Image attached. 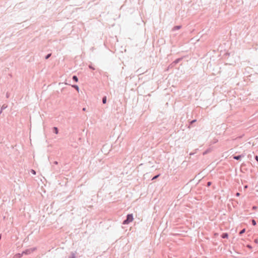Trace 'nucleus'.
<instances>
[{
    "mask_svg": "<svg viewBox=\"0 0 258 258\" xmlns=\"http://www.w3.org/2000/svg\"><path fill=\"white\" fill-rule=\"evenodd\" d=\"M133 219H134L133 215L132 214H127V216H126V219H125L123 221L122 223H123V224H127L129 223H130L132 221H133Z\"/></svg>",
    "mask_w": 258,
    "mask_h": 258,
    "instance_id": "nucleus-1",
    "label": "nucleus"
},
{
    "mask_svg": "<svg viewBox=\"0 0 258 258\" xmlns=\"http://www.w3.org/2000/svg\"><path fill=\"white\" fill-rule=\"evenodd\" d=\"M35 249V248L27 249L23 251V252L22 253H23V254H29L31 252H32Z\"/></svg>",
    "mask_w": 258,
    "mask_h": 258,
    "instance_id": "nucleus-2",
    "label": "nucleus"
},
{
    "mask_svg": "<svg viewBox=\"0 0 258 258\" xmlns=\"http://www.w3.org/2000/svg\"><path fill=\"white\" fill-rule=\"evenodd\" d=\"M77 252L76 251H72L70 253V255L69 256V258H76Z\"/></svg>",
    "mask_w": 258,
    "mask_h": 258,
    "instance_id": "nucleus-3",
    "label": "nucleus"
},
{
    "mask_svg": "<svg viewBox=\"0 0 258 258\" xmlns=\"http://www.w3.org/2000/svg\"><path fill=\"white\" fill-rule=\"evenodd\" d=\"M244 156L243 155H239L237 156H233V159H235L236 160H239L242 157H243Z\"/></svg>",
    "mask_w": 258,
    "mask_h": 258,
    "instance_id": "nucleus-4",
    "label": "nucleus"
},
{
    "mask_svg": "<svg viewBox=\"0 0 258 258\" xmlns=\"http://www.w3.org/2000/svg\"><path fill=\"white\" fill-rule=\"evenodd\" d=\"M221 237L222 238H228V234L227 233H223L221 235Z\"/></svg>",
    "mask_w": 258,
    "mask_h": 258,
    "instance_id": "nucleus-5",
    "label": "nucleus"
},
{
    "mask_svg": "<svg viewBox=\"0 0 258 258\" xmlns=\"http://www.w3.org/2000/svg\"><path fill=\"white\" fill-rule=\"evenodd\" d=\"M181 28V25L175 26H174V27L172 28V30H173V31H175V30H179V29H180Z\"/></svg>",
    "mask_w": 258,
    "mask_h": 258,
    "instance_id": "nucleus-6",
    "label": "nucleus"
},
{
    "mask_svg": "<svg viewBox=\"0 0 258 258\" xmlns=\"http://www.w3.org/2000/svg\"><path fill=\"white\" fill-rule=\"evenodd\" d=\"M182 58H178L176 59H175L173 62V63H174V64H176L177 63H178L180 60H182Z\"/></svg>",
    "mask_w": 258,
    "mask_h": 258,
    "instance_id": "nucleus-7",
    "label": "nucleus"
},
{
    "mask_svg": "<svg viewBox=\"0 0 258 258\" xmlns=\"http://www.w3.org/2000/svg\"><path fill=\"white\" fill-rule=\"evenodd\" d=\"M54 133L57 134L58 133V129L57 127H53L52 128Z\"/></svg>",
    "mask_w": 258,
    "mask_h": 258,
    "instance_id": "nucleus-8",
    "label": "nucleus"
},
{
    "mask_svg": "<svg viewBox=\"0 0 258 258\" xmlns=\"http://www.w3.org/2000/svg\"><path fill=\"white\" fill-rule=\"evenodd\" d=\"M72 79L75 82H77L78 81V78L77 76H73L72 77Z\"/></svg>",
    "mask_w": 258,
    "mask_h": 258,
    "instance_id": "nucleus-9",
    "label": "nucleus"
},
{
    "mask_svg": "<svg viewBox=\"0 0 258 258\" xmlns=\"http://www.w3.org/2000/svg\"><path fill=\"white\" fill-rule=\"evenodd\" d=\"M22 255H23V253H17L15 255V258H21Z\"/></svg>",
    "mask_w": 258,
    "mask_h": 258,
    "instance_id": "nucleus-10",
    "label": "nucleus"
},
{
    "mask_svg": "<svg viewBox=\"0 0 258 258\" xmlns=\"http://www.w3.org/2000/svg\"><path fill=\"white\" fill-rule=\"evenodd\" d=\"M106 101H107V97H106V96H104L102 98V103L103 104H105V103H106Z\"/></svg>",
    "mask_w": 258,
    "mask_h": 258,
    "instance_id": "nucleus-11",
    "label": "nucleus"
},
{
    "mask_svg": "<svg viewBox=\"0 0 258 258\" xmlns=\"http://www.w3.org/2000/svg\"><path fill=\"white\" fill-rule=\"evenodd\" d=\"M7 107H8L7 105H6L5 104H3L1 107V110L3 111V110L5 109Z\"/></svg>",
    "mask_w": 258,
    "mask_h": 258,
    "instance_id": "nucleus-12",
    "label": "nucleus"
},
{
    "mask_svg": "<svg viewBox=\"0 0 258 258\" xmlns=\"http://www.w3.org/2000/svg\"><path fill=\"white\" fill-rule=\"evenodd\" d=\"M72 87H73L74 88H75V89L77 91H79V87H78V85H73V86H72Z\"/></svg>",
    "mask_w": 258,
    "mask_h": 258,
    "instance_id": "nucleus-13",
    "label": "nucleus"
},
{
    "mask_svg": "<svg viewBox=\"0 0 258 258\" xmlns=\"http://www.w3.org/2000/svg\"><path fill=\"white\" fill-rule=\"evenodd\" d=\"M160 174H158L155 176H154L152 178V180H155L158 177H159L160 176Z\"/></svg>",
    "mask_w": 258,
    "mask_h": 258,
    "instance_id": "nucleus-14",
    "label": "nucleus"
},
{
    "mask_svg": "<svg viewBox=\"0 0 258 258\" xmlns=\"http://www.w3.org/2000/svg\"><path fill=\"white\" fill-rule=\"evenodd\" d=\"M245 232V229L244 228L242 229L239 233V235H241L242 234H243Z\"/></svg>",
    "mask_w": 258,
    "mask_h": 258,
    "instance_id": "nucleus-15",
    "label": "nucleus"
},
{
    "mask_svg": "<svg viewBox=\"0 0 258 258\" xmlns=\"http://www.w3.org/2000/svg\"><path fill=\"white\" fill-rule=\"evenodd\" d=\"M251 224H252V225H253V226L256 225V221H255V220H254V219H252V220H251Z\"/></svg>",
    "mask_w": 258,
    "mask_h": 258,
    "instance_id": "nucleus-16",
    "label": "nucleus"
},
{
    "mask_svg": "<svg viewBox=\"0 0 258 258\" xmlns=\"http://www.w3.org/2000/svg\"><path fill=\"white\" fill-rule=\"evenodd\" d=\"M51 55V53H48L45 56V58L46 59H48Z\"/></svg>",
    "mask_w": 258,
    "mask_h": 258,
    "instance_id": "nucleus-17",
    "label": "nucleus"
},
{
    "mask_svg": "<svg viewBox=\"0 0 258 258\" xmlns=\"http://www.w3.org/2000/svg\"><path fill=\"white\" fill-rule=\"evenodd\" d=\"M196 121H197L196 119H194V120H191V121H190L189 124L191 125L192 124H193L194 122H195Z\"/></svg>",
    "mask_w": 258,
    "mask_h": 258,
    "instance_id": "nucleus-18",
    "label": "nucleus"
},
{
    "mask_svg": "<svg viewBox=\"0 0 258 258\" xmlns=\"http://www.w3.org/2000/svg\"><path fill=\"white\" fill-rule=\"evenodd\" d=\"M31 173H32L34 175L36 174V171L34 169L31 170Z\"/></svg>",
    "mask_w": 258,
    "mask_h": 258,
    "instance_id": "nucleus-19",
    "label": "nucleus"
},
{
    "mask_svg": "<svg viewBox=\"0 0 258 258\" xmlns=\"http://www.w3.org/2000/svg\"><path fill=\"white\" fill-rule=\"evenodd\" d=\"M89 68L92 70H94L95 69L92 65H89Z\"/></svg>",
    "mask_w": 258,
    "mask_h": 258,
    "instance_id": "nucleus-20",
    "label": "nucleus"
},
{
    "mask_svg": "<svg viewBox=\"0 0 258 258\" xmlns=\"http://www.w3.org/2000/svg\"><path fill=\"white\" fill-rule=\"evenodd\" d=\"M212 184V182L211 181H208L207 183V186H210Z\"/></svg>",
    "mask_w": 258,
    "mask_h": 258,
    "instance_id": "nucleus-21",
    "label": "nucleus"
},
{
    "mask_svg": "<svg viewBox=\"0 0 258 258\" xmlns=\"http://www.w3.org/2000/svg\"><path fill=\"white\" fill-rule=\"evenodd\" d=\"M257 206H252V210H256V209H257Z\"/></svg>",
    "mask_w": 258,
    "mask_h": 258,
    "instance_id": "nucleus-22",
    "label": "nucleus"
},
{
    "mask_svg": "<svg viewBox=\"0 0 258 258\" xmlns=\"http://www.w3.org/2000/svg\"><path fill=\"white\" fill-rule=\"evenodd\" d=\"M254 159H255V160H256V161H257V162H258V156H257V155L255 156H254Z\"/></svg>",
    "mask_w": 258,
    "mask_h": 258,
    "instance_id": "nucleus-23",
    "label": "nucleus"
},
{
    "mask_svg": "<svg viewBox=\"0 0 258 258\" xmlns=\"http://www.w3.org/2000/svg\"><path fill=\"white\" fill-rule=\"evenodd\" d=\"M10 97V94L9 93H7L6 94V97L8 98Z\"/></svg>",
    "mask_w": 258,
    "mask_h": 258,
    "instance_id": "nucleus-24",
    "label": "nucleus"
},
{
    "mask_svg": "<svg viewBox=\"0 0 258 258\" xmlns=\"http://www.w3.org/2000/svg\"><path fill=\"white\" fill-rule=\"evenodd\" d=\"M254 242L255 243H258V239H255L254 240Z\"/></svg>",
    "mask_w": 258,
    "mask_h": 258,
    "instance_id": "nucleus-25",
    "label": "nucleus"
},
{
    "mask_svg": "<svg viewBox=\"0 0 258 258\" xmlns=\"http://www.w3.org/2000/svg\"><path fill=\"white\" fill-rule=\"evenodd\" d=\"M248 188V185H245L244 186V189H246Z\"/></svg>",
    "mask_w": 258,
    "mask_h": 258,
    "instance_id": "nucleus-26",
    "label": "nucleus"
},
{
    "mask_svg": "<svg viewBox=\"0 0 258 258\" xmlns=\"http://www.w3.org/2000/svg\"><path fill=\"white\" fill-rule=\"evenodd\" d=\"M240 193H239V192H237V193L236 194V196L237 197L239 196H240Z\"/></svg>",
    "mask_w": 258,
    "mask_h": 258,
    "instance_id": "nucleus-27",
    "label": "nucleus"
},
{
    "mask_svg": "<svg viewBox=\"0 0 258 258\" xmlns=\"http://www.w3.org/2000/svg\"><path fill=\"white\" fill-rule=\"evenodd\" d=\"M54 164H55V165L57 164H58L57 161H54Z\"/></svg>",
    "mask_w": 258,
    "mask_h": 258,
    "instance_id": "nucleus-28",
    "label": "nucleus"
},
{
    "mask_svg": "<svg viewBox=\"0 0 258 258\" xmlns=\"http://www.w3.org/2000/svg\"><path fill=\"white\" fill-rule=\"evenodd\" d=\"M247 247L249 248H251V246L250 245H247Z\"/></svg>",
    "mask_w": 258,
    "mask_h": 258,
    "instance_id": "nucleus-29",
    "label": "nucleus"
},
{
    "mask_svg": "<svg viewBox=\"0 0 258 258\" xmlns=\"http://www.w3.org/2000/svg\"><path fill=\"white\" fill-rule=\"evenodd\" d=\"M83 111H85V110H86V108H83Z\"/></svg>",
    "mask_w": 258,
    "mask_h": 258,
    "instance_id": "nucleus-30",
    "label": "nucleus"
},
{
    "mask_svg": "<svg viewBox=\"0 0 258 258\" xmlns=\"http://www.w3.org/2000/svg\"><path fill=\"white\" fill-rule=\"evenodd\" d=\"M2 110H1V111H0V114H1V113H2Z\"/></svg>",
    "mask_w": 258,
    "mask_h": 258,
    "instance_id": "nucleus-31",
    "label": "nucleus"
}]
</instances>
